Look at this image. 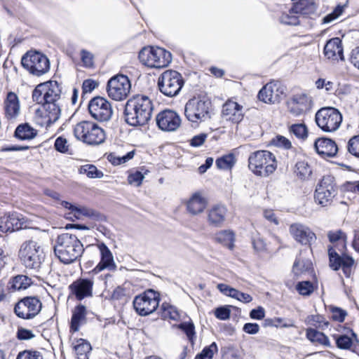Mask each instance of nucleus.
<instances>
[{
	"label": "nucleus",
	"instance_id": "f257e3e1",
	"mask_svg": "<svg viewBox=\"0 0 359 359\" xmlns=\"http://www.w3.org/2000/svg\"><path fill=\"white\" fill-rule=\"evenodd\" d=\"M153 105L145 95H137L129 99L125 106V119L132 126L146 125L151 119Z\"/></svg>",
	"mask_w": 359,
	"mask_h": 359
},
{
	"label": "nucleus",
	"instance_id": "f03ea898",
	"mask_svg": "<svg viewBox=\"0 0 359 359\" xmlns=\"http://www.w3.org/2000/svg\"><path fill=\"white\" fill-rule=\"evenodd\" d=\"M329 241L332 243H341L342 250L339 249L341 253L339 255L334 248V247L328 248V255L330 259V266L334 270L337 271L342 267L343 272L346 277H350L351 274V266L354 264V259L352 257L346 254V235L341 230L336 231H330L327 233Z\"/></svg>",
	"mask_w": 359,
	"mask_h": 359
},
{
	"label": "nucleus",
	"instance_id": "7ed1b4c3",
	"mask_svg": "<svg viewBox=\"0 0 359 359\" xmlns=\"http://www.w3.org/2000/svg\"><path fill=\"white\" fill-rule=\"evenodd\" d=\"M83 252V245L75 235L65 233L57 236L54 252L63 264H69L74 262L82 256Z\"/></svg>",
	"mask_w": 359,
	"mask_h": 359
},
{
	"label": "nucleus",
	"instance_id": "20e7f679",
	"mask_svg": "<svg viewBox=\"0 0 359 359\" xmlns=\"http://www.w3.org/2000/svg\"><path fill=\"white\" fill-rule=\"evenodd\" d=\"M248 167L256 175L267 177L276 170L277 162L273 154L266 150H259L249 156Z\"/></svg>",
	"mask_w": 359,
	"mask_h": 359
},
{
	"label": "nucleus",
	"instance_id": "39448f33",
	"mask_svg": "<svg viewBox=\"0 0 359 359\" xmlns=\"http://www.w3.org/2000/svg\"><path fill=\"white\" fill-rule=\"evenodd\" d=\"M74 135L77 140L89 145L100 144L106 138L104 130L90 121H83L76 124Z\"/></svg>",
	"mask_w": 359,
	"mask_h": 359
},
{
	"label": "nucleus",
	"instance_id": "423d86ee",
	"mask_svg": "<svg viewBox=\"0 0 359 359\" xmlns=\"http://www.w3.org/2000/svg\"><path fill=\"white\" fill-rule=\"evenodd\" d=\"M44 257L43 250L37 241L27 240L22 243L19 257L26 268L39 270L44 261Z\"/></svg>",
	"mask_w": 359,
	"mask_h": 359
},
{
	"label": "nucleus",
	"instance_id": "0eeeda50",
	"mask_svg": "<svg viewBox=\"0 0 359 359\" xmlns=\"http://www.w3.org/2000/svg\"><path fill=\"white\" fill-rule=\"evenodd\" d=\"M139 59L148 67L161 69L170 65L172 61V55L163 48L147 46L140 51Z\"/></svg>",
	"mask_w": 359,
	"mask_h": 359
},
{
	"label": "nucleus",
	"instance_id": "6e6552de",
	"mask_svg": "<svg viewBox=\"0 0 359 359\" xmlns=\"http://www.w3.org/2000/svg\"><path fill=\"white\" fill-rule=\"evenodd\" d=\"M211 103L205 97L200 96L189 99L184 107V116L192 123H198L210 118Z\"/></svg>",
	"mask_w": 359,
	"mask_h": 359
},
{
	"label": "nucleus",
	"instance_id": "1a4fd4ad",
	"mask_svg": "<svg viewBox=\"0 0 359 359\" xmlns=\"http://www.w3.org/2000/svg\"><path fill=\"white\" fill-rule=\"evenodd\" d=\"M337 194L338 188L334 177L332 175H325L316 186L314 201L322 207H327L332 203Z\"/></svg>",
	"mask_w": 359,
	"mask_h": 359
},
{
	"label": "nucleus",
	"instance_id": "9d476101",
	"mask_svg": "<svg viewBox=\"0 0 359 359\" xmlns=\"http://www.w3.org/2000/svg\"><path fill=\"white\" fill-rule=\"evenodd\" d=\"M184 83L182 74L171 69L163 72L158 79V87L160 92L168 97L177 95Z\"/></svg>",
	"mask_w": 359,
	"mask_h": 359
},
{
	"label": "nucleus",
	"instance_id": "9b49d317",
	"mask_svg": "<svg viewBox=\"0 0 359 359\" xmlns=\"http://www.w3.org/2000/svg\"><path fill=\"white\" fill-rule=\"evenodd\" d=\"M62 88L56 81L41 83L32 92L33 101L37 104L60 102Z\"/></svg>",
	"mask_w": 359,
	"mask_h": 359
},
{
	"label": "nucleus",
	"instance_id": "f8f14e48",
	"mask_svg": "<svg viewBox=\"0 0 359 359\" xmlns=\"http://www.w3.org/2000/svg\"><path fill=\"white\" fill-rule=\"evenodd\" d=\"M316 122L318 126L324 132L336 131L342 121L340 111L334 107H323L316 114Z\"/></svg>",
	"mask_w": 359,
	"mask_h": 359
},
{
	"label": "nucleus",
	"instance_id": "ddd939ff",
	"mask_svg": "<svg viewBox=\"0 0 359 359\" xmlns=\"http://www.w3.org/2000/svg\"><path fill=\"white\" fill-rule=\"evenodd\" d=\"M21 63L30 74L40 76L50 69L48 57L39 52H27L21 60Z\"/></svg>",
	"mask_w": 359,
	"mask_h": 359
},
{
	"label": "nucleus",
	"instance_id": "4468645a",
	"mask_svg": "<svg viewBox=\"0 0 359 359\" xmlns=\"http://www.w3.org/2000/svg\"><path fill=\"white\" fill-rule=\"evenodd\" d=\"M159 294L153 290H147L136 296L133 300L135 311L142 316L154 313L159 305Z\"/></svg>",
	"mask_w": 359,
	"mask_h": 359
},
{
	"label": "nucleus",
	"instance_id": "2eb2a0df",
	"mask_svg": "<svg viewBox=\"0 0 359 359\" xmlns=\"http://www.w3.org/2000/svg\"><path fill=\"white\" fill-rule=\"evenodd\" d=\"M131 89V83L127 76L118 74L111 77L107 82L108 96L115 101H122L127 98Z\"/></svg>",
	"mask_w": 359,
	"mask_h": 359
},
{
	"label": "nucleus",
	"instance_id": "dca6fc26",
	"mask_svg": "<svg viewBox=\"0 0 359 359\" xmlns=\"http://www.w3.org/2000/svg\"><path fill=\"white\" fill-rule=\"evenodd\" d=\"M42 309V303L36 297H26L21 299L15 306L14 312L22 319H32Z\"/></svg>",
	"mask_w": 359,
	"mask_h": 359
},
{
	"label": "nucleus",
	"instance_id": "f3484780",
	"mask_svg": "<svg viewBox=\"0 0 359 359\" xmlns=\"http://www.w3.org/2000/svg\"><path fill=\"white\" fill-rule=\"evenodd\" d=\"M88 111L91 116L100 122L109 121L113 114L111 103L102 97H95L88 103Z\"/></svg>",
	"mask_w": 359,
	"mask_h": 359
},
{
	"label": "nucleus",
	"instance_id": "a211bd4d",
	"mask_svg": "<svg viewBox=\"0 0 359 359\" xmlns=\"http://www.w3.org/2000/svg\"><path fill=\"white\" fill-rule=\"evenodd\" d=\"M29 225L30 222L18 212H13L0 217V231L3 233L27 229Z\"/></svg>",
	"mask_w": 359,
	"mask_h": 359
},
{
	"label": "nucleus",
	"instance_id": "6ab92c4d",
	"mask_svg": "<svg viewBox=\"0 0 359 359\" xmlns=\"http://www.w3.org/2000/svg\"><path fill=\"white\" fill-rule=\"evenodd\" d=\"M156 122L159 129L163 131H175L181 125V118L175 111L165 109L159 112L156 117Z\"/></svg>",
	"mask_w": 359,
	"mask_h": 359
},
{
	"label": "nucleus",
	"instance_id": "aec40b11",
	"mask_svg": "<svg viewBox=\"0 0 359 359\" xmlns=\"http://www.w3.org/2000/svg\"><path fill=\"white\" fill-rule=\"evenodd\" d=\"M285 94V88L279 82L266 83L259 92V100L267 104L278 102Z\"/></svg>",
	"mask_w": 359,
	"mask_h": 359
},
{
	"label": "nucleus",
	"instance_id": "412c9836",
	"mask_svg": "<svg viewBox=\"0 0 359 359\" xmlns=\"http://www.w3.org/2000/svg\"><path fill=\"white\" fill-rule=\"evenodd\" d=\"M312 104L311 97L305 93L294 95L287 102L290 112L295 116H299L309 111Z\"/></svg>",
	"mask_w": 359,
	"mask_h": 359
},
{
	"label": "nucleus",
	"instance_id": "4be33fe9",
	"mask_svg": "<svg viewBox=\"0 0 359 359\" xmlns=\"http://www.w3.org/2000/svg\"><path fill=\"white\" fill-rule=\"evenodd\" d=\"M289 231L297 242L304 245H311L316 240V234L311 229L301 223L292 224Z\"/></svg>",
	"mask_w": 359,
	"mask_h": 359
},
{
	"label": "nucleus",
	"instance_id": "5701e85b",
	"mask_svg": "<svg viewBox=\"0 0 359 359\" xmlns=\"http://www.w3.org/2000/svg\"><path fill=\"white\" fill-rule=\"evenodd\" d=\"M94 282L89 278H79L69 285L70 294L79 301L93 296Z\"/></svg>",
	"mask_w": 359,
	"mask_h": 359
},
{
	"label": "nucleus",
	"instance_id": "b1692460",
	"mask_svg": "<svg viewBox=\"0 0 359 359\" xmlns=\"http://www.w3.org/2000/svg\"><path fill=\"white\" fill-rule=\"evenodd\" d=\"M222 115L226 121L238 123L244 117L243 106L229 99L222 106Z\"/></svg>",
	"mask_w": 359,
	"mask_h": 359
},
{
	"label": "nucleus",
	"instance_id": "393cba45",
	"mask_svg": "<svg viewBox=\"0 0 359 359\" xmlns=\"http://www.w3.org/2000/svg\"><path fill=\"white\" fill-rule=\"evenodd\" d=\"M98 248L100 252V262L93 269L92 273H98L106 269L115 270L116 266L114 261L113 255L108 247L104 243H100L98 245Z\"/></svg>",
	"mask_w": 359,
	"mask_h": 359
},
{
	"label": "nucleus",
	"instance_id": "a878e982",
	"mask_svg": "<svg viewBox=\"0 0 359 359\" xmlns=\"http://www.w3.org/2000/svg\"><path fill=\"white\" fill-rule=\"evenodd\" d=\"M314 148L316 152L323 158L334 157L338 151L335 142L325 137L317 139L314 143Z\"/></svg>",
	"mask_w": 359,
	"mask_h": 359
},
{
	"label": "nucleus",
	"instance_id": "bb28decb",
	"mask_svg": "<svg viewBox=\"0 0 359 359\" xmlns=\"http://www.w3.org/2000/svg\"><path fill=\"white\" fill-rule=\"evenodd\" d=\"M323 53L328 60L333 61L344 60V51L341 39L338 37L330 39L325 45Z\"/></svg>",
	"mask_w": 359,
	"mask_h": 359
},
{
	"label": "nucleus",
	"instance_id": "cd10ccee",
	"mask_svg": "<svg viewBox=\"0 0 359 359\" xmlns=\"http://www.w3.org/2000/svg\"><path fill=\"white\" fill-rule=\"evenodd\" d=\"M318 6L313 0H299L293 4L292 11L305 18H316Z\"/></svg>",
	"mask_w": 359,
	"mask_h": 359
},
{
	"label": "nucleus",
	"instance_id": "c85d7f7f",
	"mask_svg": "<svg viewBox=\"0 0 359 359\" xmlns=\"http://www.w3.org/2000/svg\"><path fill=\"white\" fill-rule=\"evenodd\" d=\"M4 115L8 120L15 119L20 113V105L18 95L13 92L7 94L4 102Z\"/></svg>",
	"mask_w": 359,
	"mask_h": 359
},
{
	"label": "nucleus",
	"instance_id": "c756f323",
	"mask_svg": "<svg viewBox=\"0 0 359 359\" xmlns=\"http://www.w3.org/2000/svg\"><path fill=\"white\" fill-rule=\"evenodd\" d=\"M227 209L222 205H215L207 210V220L210 226H222L226 219Z\"/></svg>",
	"mask_w": 359,
	"mask_h": 359
},
{
	"label": "nucleus",
	"instance_id": "7c9ffc66",
	"mask_svg": "<svg viewBox=\"0 0 359 359\" xmlns=\"http://www.w3.org/2000/svg\"><path fill=\"white\" fill-rule=\"evenodd\" d=\"M186 205L189 214L197 215L204 211L207 201L199 193H195L187 201Z\"/></svg>",
	"mask_w": 359,
	"mask_h": 359
},
{
	"label": "nucleus",
	"instance_id": "2f4dec72",
	"mask_svg": "<svg viewBox=\"0 0 359 359\" xmlns=\"http://www.w3.org/2000/svg\"><path fill=\"white\" fill-rule=\"evenodd\" d=\"M87 311L86 307L82 304H79L72 310V316L70 323V331L73 332H78L80 326L86 322Z\"/></svg>",
	"mask_w": 359,
	"mask_h": 359
},
{
	"label": "nucleus",
	"instance_id": "473e14b6",
	"mask_svg": "<svg viewBox=\"0 0 359 359\" xmlns=\"http://www.w3.org/2000/svg\"><path fill=\"white\" fill-rule=\"evenodd\" d=\"M44 109V118L48 126L55 123L61 116L60 102H51L41 104Z\"/></svg>",
	"mask_w": 359,
	"mask_h": 359
},
{
	"label": "nucleus",
	"instance_id": "72a5a7b5",
	"mask_svg": "<svg viewBox=\"0 0 359 359\" xmlns=\"http://www.w3.org/2000/svg\"><path fill=\"white\" fill-rule=\"evenodd\" d=\"M62 205L70 210L67 214V218L72 220H74V218L80 219L83 216L90 217L92 215V210L84 206H77L67 201H62Z\"/></svg>",
	"mask_w": 359,
	"mask_h": 359
},
{
	"label": "nucleus",
	"instance_id": "f704fd0d",
	"mask_svg": "<svg viewBox=\"0 0 359 359\" xmlns=\"http://www.w3.org/2000/svg\"><path fill=\"white\" fill-rule=\"evenodd\" d=\"M31 284V279L26 276L18 275L11 279L8 283V290L10 292L25 290Z\"/></svg>",
	"mask_w": 359,
	"mask_h": 359
},
{
	"label": "nucleus",
	"instance_id": "c9c22d12",
	"mask_svg": "<svg viewBox=\"0 0 359 359\" xmlns=\"http://www.w3.org/2000/svg\"><path fill=\"white\" fill-rule=\"evenodd\" d=\"M36 134V130L27 123L19 125L15 131V137L20 140H32Z\"/></svg>",
	"mask_w": 359,
	"mask_h": 359
},
{
	"label": "nucleus",
	"instance_id": "e433bc0d",
	"mask_svg": "<svg viewBox=\"0 0 359 359\" xmlns=\"http://www.w3.org/2000/svg\"><path fill=\"white\" fill-rule=\"evenodd\" d=\"M215 240L229 249L233 248L234 233L230 230L220 231L215 234Z\"/></svg>",
	"mask_w": 359,
	"mask_h": 359
},
{
	"label": "nucleus",
	"instance_id": "4c0bfd02",
	"mask_svg": "<svg viewBox=\"0 0 359 359\" xmlns=\"http://www.w3.org/2000/svg\"><path fill=\"white\" fill-rule=\"evenodd\" d=\"M294 172L302 180H306L312 174V169L306 161H298L295 164Z\"/></svg>",
	"mask_w": 359,
	"mask_h": 359
},
{
	"label": "nucleus",
	"instance_id": "58836bf2",
	"mask_svg": "<svg viewBox=\"0 0 359 359\" xmlns=\"http://www.w3.org/2000/svg\"><path fill=\"white\" fill-rule=\"evenodd\" d=\"M306 337L312 342H318L320 344L329 346L330 340L328 337L323 332L313 328H309L306 330Z\"/></svg>",
	"mask_w": 359,
	"mask_h": 359
},
{
	"label": "nucleus",
	"instance_id": "ea45409f",
	"mask_svg": "<svg viewBox=\"0 0 359 359\" xmlns=\"http://www.w3.org/2000/svg\"><path fill=\"white\" fill-rule=\"evenodd\" d=\"M234 156L231 154L223 156L216 161V165L219 169L229 170L235 164Z\"/></svg>",
	"mask_w": 359,
	"mask_h": 359
},
{
	"label": "nucleus",
	"instance_id": "a19ab883",
	"mask_svg": "<svg viewBox=\"0 0 359 359\" xmlns=\"http://www.w3.org/2000/svg\"><path fill=\"white\" fill-rule=\"evenodd\" d=\"M79 172L81 174H86L90 178H101L103 177V172L94 165L91 164H86L82 165Z\"/></svg>",
	"mask_w": 359,
	"mask_h": 359
},
{
	"label": "nucleus",
	"instance_id": "79ce46f5",
	"mask_svg": "<svg viewBox=\"0 0 359 359\" xmlns=\"http://www.w3.org/2000/svg\"><path fill=\"white\" fill-rule=\"evenodd\" d=\"M161 309L162 310V316L164 318H170L176 320L180 318L177 309L168 303H163Z\"/></svg>",
	"mask_w": 359,
	"mask_h": 359
},
{
	"label": "nucleus",
	"instance_id": "37998d69",
	"mask_svg": "<svg viewBox=\"0 0 359 359\" xmlns=\"http://www.w3.org/2000/svg\"><path fill=\"white\" fill-rule=\"evenodd\" d=\"M290 132L299 139L304 140L308 136V130L304 123L292 125L290 128Z\"/></svg>",
	"mask_w": 359,
	"mask_h": 359
},
{
	"label": "nucleus",
	"instance_id": "c03bdc74",
	"mask_svg": "<svg viewBox=\"0 0 359 359\" xmlns=\"http://www.w3.org/2000/svg\"><path fill=\"white\" fill-rule=\"evenodd\" d=\"M294 14L296 13L292 11V8L290 9L288 13H283L280 17V23L287 25H299V18Z\"/></svg>",
	"mask_w": 359,
	"mask_h": 359
},
{
	"label": "nucleus",
	"instance_id": "a18cd8bd",
	"mask_svg": "<svg viewBox=\"0 0 359 359\" xmlns=\"http://www.w3.org/2000/svg\"><path fill=\"white\" fill-rule=\"evenodd\" d=\"M311 266V262L308 260L304 261L300 260L299 259H297L293 264L292 270L295 275L299 276L301 273L309 270Z\"/></svg>",
	"mask_w": 359,
	"mask_h": 359
},
{
	"label": "nucleus",
	"instance_id": "49530a36",
	"mask_svg": "<svg viewBox=\"0 0 359 359\" xmlns=\"http://www.w3.org/2000/svg\"><path fill=\"white\" fill-rule=\"evenodd\" d=\"M217 351V344L212 342L210 346L205 347L201 353L196 355V359H212L214 353Z\"/></svg>",
	"mask_w": 359,
	"mask_h": 359
},
{
	"label": "nucleus",
	"instance_id": "de8ad7c7",
	"mask_svg": "<svg viewBox=\"0 0 359 359\" xmlns=\"http://www.w3.org/2000/svg\"><path fill=\"white\" fill-rule=\"evenodd\" d=\"M74 349L78 356H83L90 351L91 346L86 340L80 339L76 341V344L74 346Z\"/></svg>",
	"mask_w": 359,
	"mask_h": 359
},
{
	"label": "nucleus",
	"instance_id": "09e8293b",
	"mask_svg": "<svg viewBox=\"0 0 359 359\" xmlns=\"http://www.w3.org/2000/svg\"><path fill=\"white\" fill-rule=\"evenodd\" d=\"M178 327L182 330L188 337L191 342H193L195 338V327L192 322H184L178 325Z\"/></svg>",
	"mask_w": 359,
	"mask_h": 359
},
{
	"label": "nucleus",
	"instance_id": "8fccbe9b",
	"mask_svg": "<svg viewBox=\"0 0 359 359\" xmlns=\"http://www.w3.org/2000/svg\"><path fill=\"white\" fill-rule=\"evenodd\" d=\"M347 148L351 154L359 158V135H355L349 140Z\"/></svg>",
	"mask_w": 359,
	"mask_h": 359
},
{
	"label": "nucleus",
	"instance_id": "3c124183",
	"mask_svg": "<svg viewBox=\"0 0 359 359\" xmlns=\"http://www.w3.org/2000/svg\"><path fill=\"white\" fill-rule=\"evenodd\" d=\"M144 177V175L141 171L136 170L129 174L128 181L130 184L139 187L141 185Z\"/></svg>",
	"mask_w": 359,
	"mask_h": 359
},
{
	"label": "nucleus",
	"instance_id": "603ef678",
	"mask_svg": "<svg viewBox=\"0 0 359 359\" xmlns=\"http://www.w3.org/2000/svg\"><path fill=\"white\" fill-rule=\"evenodd\" d=\"M343 11L344 6L338 5L331 13H329L323 18L322 22L323 24L332 22L339 18L342 14Z\"/></svg>",
	"mask_w": 359,
	"mask_h": 359
},
{
	"label": "nucleus",
	"instance_id": "864d4df0",
	"mask_svg": "<svg viewBox=\"0 0 359 359\" xmlns=\"http://www.w3.org/2000/svg\"><path fill=\"white\" fill-rule=\"evenodd\" d=\"M127 298V290L121 286L116 287L111 295V299L116 301H126Z\"/></svg>",
	"mask_w": 359,
	"mask_h": 359
},
{
	"label": "nucleus",
	"instance_id": "5fc2aeb1",
	"mask_svg": "<svg viewBox=\"0 0 359 359\" xmlns=\"http://www.w3.org/2000/svg\"><path fill=\"white\" fill-rule=\"evenodd\" d=\"M297 290L300 294L309 295L313 292V287L309 281H303L297 284Z\"/></svg>",
	"mask_w": 359,
	"mask_h": 359
},
{
	"label": "nucleus",
	"instance_id": "6e6d98bb",
	"mask_svg": "<svg viewBox=\"0 0 359 359\" xmlns=\"http://www.w3.org/2000/svg\"><path fill=\"white\" fill-rule=\"evenodd\" d=\"M231 297L234 298L243 303H249L252 300V297L249 294L240 292L235 288H233L231 291Z\"/></svg>",
	"mask_w": 359,
	"mask_h": 359
},
{
	"label": "nucleus",
	"instance_id": "4d7b16f0",
	"mask_svg": "<svg viewBox=\"0 0 359 359\" xmlns=\"http://www.w3.org/2000/svg\"><path fill=\"white\" fill-rule=\"evenodd\" d=\"M338 348L341 349H348L352 345V339L346 335H341L336 339Z\"/></svg>",
	"mask_w": 359,
	"mask_h": 359
},
{
	"label": "nucleus",
	"instance_id": "13d9d810",
	"mask_svg": "<svg viewBox=\"0 0 359 359\" xmlns=\"http://www.w3.org/2000/svg\"><path fill=\"white\" fill-rule=\"evenodd\" d=\"M231 310L226 306H220L215 310V316L221 320H226L229 319Z\"/></svg>",
	"mask_w": 359,
	"mask_h": 359
},
{
	"label": "nucleus",
	"instance_id": "bf43d9fd",
	"mask_svg": "<svg viewBox=\"0 0 359 359\" xmlns=\"http://www.w3.org/2000/svg\"><path fill=\"white\" fill-rule=\"evenodd\" d=\"M81 59L83 64V66L86 67H91L93 65V55L86 50H81Z\"/></svg>",
	"mask_w": 359,
	"mask_h": 359
},
{
	"label": "nucleus",
	"instance_id": "052dcab7",
	"mask_svg": "<svg viewBox=\"0 0 359 359\" xmlns=\"http://www.w3.org/2000/svg\"><path fill=\"white\" fill-rule=\"evenodd\" d=\"M17 359H43V356L38 351H25L18 354Z\"/></svg>",
	"mask_w": 359,
	"mask_h": 359
},
{
	"label": "nucleus",
	"instance_id": "680f3d73",
	"mask_svg": "<svg viewBox=\"0 0 359 359\" xmlns=\"http://www.w3.org/2000/svg\"><path fill=\"white\" fill-rule=\"evenodd\" d=\"M273 144L279 147L290 149L292 147L291 142L283 136L278 135L273 140Z\"/></svg>",
	"mask_w": 359,
	"mask_h": 359
},
{
	"label": "nucleus",
	"instance_id": "e2e57ef3",
	"mask_svg": "<svg viewBox=\"0 0 359 359\" xmlns=\"http://www.w3.org/2000/svg\"><path fill=\"white\" fill-rule=\"evenodd\" d=\"M55 148L61 153H66L68 151L67 141L65 138L59 137L55 140Z\"/></svg>",
	"mask_w": 359,
	"mask_h": 359
},
{
	"label": "nucleus",
	"instance_id": "0e129e2a",
	"mask_svg": "<svg viewBox=\"0 0 359 359\" xmlns=\"http://www.w3.org/2000/svg\"><path fill=\"white\" fill-rule=\"evenodd\" d=\"M332 319L340 323L344 320L345 317L346 316V312L345 311L337 307L332 309Z\"/></svg>",
	"mask_w": 359,
	"mask_h": 359
},
{
	"label": "nucleus",
	"instance_id": "69168bd1",
	"mask_svg": "<svg viewBox=\"0 0 359 359\" xmlns=\"http://www.w3.org/2000/svg\"><path fill=\"white\" fill-rule=\"evenodd\" d=\"M243 331L249 334H255L259 331L257 323H247L243 327Z\"/></svg>",
	"mask_w": 359,
	"mask_h": 359
},
{
	"label": "nucleus",
	"instance_id": "338daca9",
	"mask_svg": "<svg viewBox=\"0 0 359 359\" xmlns=\"http://www.w3.org/2000/svg\"><path fill=\"white\" fill-rule=\"evenodd\" d=\"M265 316V311L263 307L259 306L250 312V317L255 320H262Z\"/></svg>",
	"mask_w": 359,
	"mask_h": 359
},
{
	"label": "nucleus",
	"instance_id": "774afa93",
	"mask_svg": "<svg viewBox=\"0 0 359 359\" xmlns=\"http://www.w3.org/2000/svg\"><path fill=\"white\" fill-rule=\"evenodd\" d=\"M18 338L20 340L31 339L34 337V334L29 330L25 328H19L17 333Z\"/></svg>",
	"mask_w": 359,
	"mask_h": 359
}]
</instances>
